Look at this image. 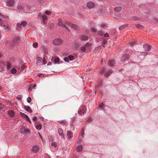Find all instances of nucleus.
<instances>
[{
	"instance_id": "1",
	"label": "nucleus",
	"mask_w": 158,
	"mask_h": 158,
	"mask_svg": "<svg viewBox=\"0 0 158 158\" xmlns=\"http://www.w3.org/2000/svg\"><path fill=\"white\" fill-rule=\"evenodd\" d=\"M20 38L19 36L14 37L9 44V46L10 48H15L20 43Z\"/></svg>"
},
{
	"instance_id": "2",
	"label": "nucleus",
	"mask_w": 158,
	"mask_h": 158,
	"mask_svg": "<svg viewBox=\"0 0 158 158\" xmlns=\"http://www.w3.org/2000/svg\"><path fill=\"white\" fill-rule=\"evenodd\" d=\"M86 112V107L84 106H80L78 110V113L81 115L85 114Z\"/></svg>"
},
{
	"instance_id": "3",
	"label": "nucleus",
	"mask_w": 158,
	"mask_h": 158,
	"mask_svg": "<svg viewBox=\"0 0 158 158\" xmlns=\"http://www.w3.org/2000/svg\"><path fill=\"white\" fill-rule=\"evenodd\" d=\"M51 60L54 62L55 64H62L63 62V61H60V59L56 56L52 57L51 58Z\"/></svg>"
},
{
	"instance_id": "4",
	"label": "nucleus",
	"mask_w": 158,
	"mask_h": 158,
	"mask_svg": "<svg viewBox=\"0 0 158 158\" xmlns=\"http://www.w3.org/2000/svg\"><path fill=\"white\" fill-rule=\"evenodd\" d=\"M63 41L60 38L55 39L53 41V44L56 45H58L63 43Z\"/></svg>"
},
{
	"instance_id": "5",
	"label": "nucleus",
	"mask_w": 158,
	"mask_h": 158,
	"mask_svg": "<svg viewBox=\"0 0 158 158\" xmlns=\"http://www.w3.org/2000/svg\"><path fill=\"white\" fill-rule=\"evenodd\" d=\"M75 59L74 56L72 55H69L67 57H65L64 59V61L69 62V61H72Z\"/></svg>"
},
{
	"instance_id": "6",
	"label": "nucleus",
	"mask_w": 158,
	"mask_h": 158,
	"mask_svg": "<svg viewBox=\"0 0 158 158\" xmlns=\"http://www.w3.org/2000/svg\"><path fill=\"white\" fill-rule=\"evenodd\" d=\"M27 24V22L26 21H23L21 22V23H18L17 24V26L18 27L21 28L23 26L24 27H25Z\"/></svg>"
},
{
	"instance_id": "7",
	"label": "nucleus",
	"mask_w": 158,
	"mask_h": 158,
	"mask_svg": "<svg viewBox=\"0 0 158 158\" xmlns=\"http://www.w3.org/2000/svg\"><path fill=\"white\" fill-rule=\"evenodd\" d=\"M15 3L14 0H7L6 4L7 6L12 7L14 6Z\"/></svg>"
},
{
	"instance_id": "8",
	"label": "nucleus",
	"mask_w": 158,
	"mask_h": 158,
	"mask_svg": "<svg viewBox=\"0 0 158 158\" xmlns=\"http://www.w3.org/2000/svg\"><path fill=\"white\" fill-rule=\"evenodd\" d=\"M107 64L110 66L113 67L115 66L116 62L114 59L110 60H109Z\"/></svg>"
},
{
	"instance_id": "9",
	"label": "nucleus",
	"mask_w": 158,
	"mask_h": 158,
	"mask_svg": "<svg viewBox=\"0 0 158 158\" xmlns=\"http://www.w3.org/2000/svg\"><path fill=\"white\" fill-rule=\"evenodd\" d=\"M7 114L10 117L12 118L15 116V113L13 110H8V111Z\"/></svg>"
},
{
	"instance_id": "10",
	"label": "nucleus",
	"mask_w": 158,
	"mask_h": 158,
	"mask_svg": "<svg viewBox=\"0 0 158 158\" xmlns=\"http://www.w3.org/2000/svg\"><path fill=\"white\" fill-rule=\"evenodd\" d=\"M39 146L36 145L33 147L32 151L34 153H37L39 151Z\"/></svg>"
},
{
	"instance_id": "11",
	"label": "nucleus",
	"mask_w": 158,
	"mask_h": 158,
	"mask_svg": "<svg viewBox=\"0 0 158 158\" xmlns=\"http://www.w3.org/2000/svg\"><path fill=\"white\" fill-rule=\"evenodd\" d=\"M24 108L26 111L30 113L32 112V110L29 106H24Z\"/></svg>"
},
{
	"instance_id": "12",
	"label": "nucleus",
	"mask_w": 158,
	"mask_h": 158,
	"mask_svg": "<svg viewBox=\"0 0 158 158\" xmlns=\"http://www.w3.org/2000/svg\"><path fill=\"white\" fill-rule=\"evenodd\" d=\"M137 40L134 39L132 40L130 42V46H132L133 45L137 44H138L137 43Z\"/></svg>"
},
{
	"instance_id": "13",
	"label": "nucleus",
	"mask_w": 158,
	"mask_h": 158,
	"mask_svg": "<svg viewBox=\"0 0 158 158\" xmlns=\"http://www.w3.org/2000/svg\"><path fill=\"white\" fill-rule=\"evenodd\" d=\"M71 27L77 31H79L80 30V27L78 26L75 24H72Z\"/></svg>"
},
{
	"instance_id": "14",
	"label": "nucleus",
	"mask_w": 158,
	"mask_h": 158,
	"mask_svg": "<svg viewBox=\"0 0 158 158\" xmlns=\"http://www.w3.org/2000/svg\"><path fill=\"white\" fill-rule=\"evenodd\" d=\"M143 48L144 49H151L152 48L151 45L148 44H144Z\"/></svg>"
},
{
	"instance_id": "15",
	"label": "nucleus",
	"mask_w": 158,
	"mask_h": 158,
	"mask_svg": "<svg viewBox=\"0 0 158 158\" xmlns=\"http://www.w3.org/2000/svg\"><path fill=\"white\" fill-rule=\"evenodd\" d=\"M94 6V3L92 2H89L87 3V6L89 8H92Z\"/></svg>"
},
{
	"instance_id": "16",
	"label": "nucleus",
	"mask_w": 158,
	"mask_h": 158,
	"mask_svg": "<svg viewBox=\"0 0 158 158\" xmlns=\"http://www.w3.org/2000/svg\"><path fill=\"white\" fill-rule=\"evenodd\" d=\"M92 45V44L91 43H87L84 46H82L81 47V49H85L86 48L91 46Z\"/></svg>"
},
{
	"instance_id": "17",
	"label": "nucleus",
	"mask_w": 158,
	"mask_h": 158,
	"mask_svg": "<svg viewBox=\"0 0 158 158\" xmlns=\"http://www.w3.org/2000/svg\"><path fill=\"white\" fill-rule=\"evenodd\" d=\"M113 71L112 70H110L107 72H106L104 75L106 77H108L113 73Z\"/></svg>"
},
{
	"instance_id": "18",
	"label": "nucleus",
	"mask_w": 158,
	"mask_h": 158,
	"mask_svg": "<svg viewBox=\"0 0 158 158\" xmlns=\"http://www.w3.org/2000/svg\"><path fill=\"white\" fill-rule=\"evenodd\" d=\"M129 54H125L123 55L121 57L122 60H125L127 59H128L129 57Z\"/></svg>"
},
{
	"instance_id": "19",
	"label": "nucleus",
	"mask_w": 158,
	"mask_h": 158,
	"mask_svg": "<svg viewBox=\"0 0 158 158\" xmlns=\"http://www.w3.org/2000/svg\"><path fill=\"white\" fill-rule=\"evenodd\" d=\"M67 138L69 139H72L73 138V134L72 132L70 131H68L67 132Z\"/></svg>"
},
{
	"instance_id": "20",
	"label": "nucleus",
	"mask_w": 158,
	"mask_h": 158,
	"mask_svg": "<svg viewBox=\"0 0 158 158\" xmlns=\"http://www.w3.org/2000/svg\"><path fill=\"white\" fill-rule=\"evenodd\" d=\"M88 38L86 35H83L81 36V40L82 41H86V40H88Z\"/></svg>"
},
{
	"instance_id": "21",
	"label": "nucleus",
	"mask_w": 158,
	"mask_h": 158,
	"mask_svg": "<svg viewBox=\"0 0 158 158\" xmlns=\"http://www.w3.org/2000/svg\"><path fill=\"white\" fill-rule=\"evenodd\" d=\"M107 40H106V39L103 40L102 42L103 45L99 46L98 47L101 49L104 48L105 47V46H104V45L106 44L107 43Z\"/></svg>"
},
{
	"instance_id": "22",
	"label": "nucleus",
	"mask_w": 158,
	"mask_h": 158,
	"mask_svg": "<svg viewBox=\"0 0 158 158\" xmlns=\"http://www.w3.org/2000/svg\"><path fill=\"white\" fill-rule=\"evenodd\" d=\"M19 114L20 116L21 117H22L23 118L25 119H27V117H28L26 114L21 112H20Z\"/></svg>"
},
{
	"instance_id": "23",
	"label": "nucleus",
	"mask_w": 158,
	"mask_h": 158,
	"mask_svg": "<svg viewBox=\"0 0 158 158\" xmlns=\"http://www.w3.org/2000/svg\"><path fill=\"white\" fill-rule=\"evenodd\" d=\"M121 10L122 7L120 6L116 7L114 8V10L118 13Z\"/></svg>"
},
{
	"instance_id": "24",
	"label": "nucleus",
	"mask_w": 158,
	"mask_h": 158,
	"mask_svg": "<svg viewBox=\"0 0 158 158\" xmlns=\"http://www.w3.org/2000/svg\"><path fill=\"white\" fill-rule=\"evenodd\" d=\"M83 147L81 145H78L77 147V151L78 152H80L82 150Z\"/></svg>"
},
{
	"instance_id": "25",
	"label": "nucleus",
	"mask_w": 158,
	"mask_h": 158,
	"mask_svg": "<svg viewBox=\"0 0 158 158\" xmlns=\"http://www.w3.org/2000/svg\"><path fill=\"white\" fill-rule=\"evenodd\" d=\"M24 6L23 5H19L18 6V9L19 10V11H24Z\"/></svg>"
},
{
	"instance_id": "26",
	"label": "nucleus",
	"mask_w": 158,
	"mask_h": 158,
	"mask_svg": "<svg viewBox=\"0 0 158 158\" xmlns=\"http://www.w3.org/2000/svg\"><path fill=\"white\" fill-rule=\"evenodd\" d=\"M81 46L80 44L79 43H75L74 45V47L75 49H78L79 48H81Z\"/></svg>"
},
{
	"instance_id": "27",
	"label": "nucleus",
	"mask_w": 158,
	"mask_h": 158,
	"mask_svg": "<svg viewBox=\"0 0 158 158\" xmlns=\"http://www.w3.org/2000/svg\"><path fill=\"white\" fill-rule=\"evenodd\" d=\"M143 12L148 14H150L151 13V11L148 9H143Z\"/></svg>"
},
{
	"instance_id": "28",
	"label": "nucleus",
	"mask_w": 158,
	"mask_h": 158,
	"mask_svg": "<svg viewBox=\"0 0 158 158\" xmlns=\"http://www.w3.org/2000/svg\"><path fill=\"white\" fill-rule=\"evenodd\" d=\"M25 127L24 126H22L20 129V132L21 134L23 135L24 134V131Z\"/></svg>"
},
{
	"instance_id": "29",
	"label": "nucleus",
	"mask_w": 158,
	"mask_h": 158,
	"mask_svg": "<svg viewBox=\"0 0 158 158\" xmlns=\"http://www.w3.org/2000/svg\"><path fill=\"white\" fill-rule=\"evenodd\" d=\"M128 25L127 24H125L120 26L119 27V29L120 31L123 30V29L125 28Z\"/></svg>"
},
{
	"instance_id": "30",
	"label": "nucleus",
	"mask_w": 158,
	"mask_h": 158,
	"mask_svg": "<svg viewBox=\"0 0 158 158\" xmlns=\"http://www.w3.org/2000/svg\"><path fill=\"white\" fill-rule=\"evenodd\" d=\"M58 132L60 135H61L62 137H64L63 135V131L61 128H59L58 130Z\"/></svg>"
},
{
	"instance_id": "31",
	"label": "nucleus",
	"mask_w": 158,
	"mask_h": 158,
	"mask_svg": "<svg viewBox=\"0 0 158 158\" xmlns=\"http://www.w3.org/2000/svg\"><path fill=\"white\" fill-rule=\"evenodd\" d=\"M35 127V128L39 131H40L42 129V125L41 124L36 125Z\"/></svg>"
},
{
	"instance_id": "32",
	"label": "nucleus",
	"mask_w": 158,
	"mask_h": 158,
	"mask_svg": "<svg viewBox=\"0 0 158 158\" xmlns=\"http://www.w3.org/2000/svg\"><path fill=\"white\" fill-rule=\"evenodd\" d=\"M47 16L45 15H44L42 16V19L43 21L45 22L47 20Z\"/></svg>"
},
{
	"instance_id": "33",
	"label": "nucleus",
	"mask_w": 158,
	"mask_h": 158,
	"mask_svg": "<svg viewBox=\"0 0 158 158\" xmlns=\"http://www.w3.org/2000/svg\"><path fill=\"white\" fill-rule=\"evenodd\" d=\"M58 21H59L57 25H58L61 27L62 25L63 24L62 22V20L60 19H58Z\"/></svg>"
},
{
	"instance_id": "34",
	"label": "nucleus",
	"mask_w": 158,
	"mask_h": 158,
	"mask_svg": "<svg viewBox=\"0 0 158 158\" xmlns=\"http://www.w3.org/2000/svg\"><path fill=\"white\" fill-rule=\"evenodd\" d=\"M6 66L7 69L8 70L10 69L12 67L11 64L8 62H6Z\"/></svg>"
},
{
	"instance_id": "35",
	"label": "nucleus",
	"mask_w": 158,
	"mask_h": 158,
	"mask_svg": "<svg viewBox=\"0 0 158 158\" xmlns=\"http://www.w3.org/2000/svg\"><path fill=\"white\" fill-rule=\"evenodd\" d=\"M136 27L137 28L140 29H142L143 28V26L142 25L139 24H136Z\"/></svg>"
},
{
	"instance_id": "36",
	"label": "nucleus",
	"mask_w": 158,
	"mask_h": 158,
	"mask_svg": "<svg viewBox=\"0 0 158 158\" xmlns=\"http://www.w3.org/2000/svg\"><path fill=\"white\" fill-rule=\"evenodd\" d=\"M42 59L40 57H38L37 59V63L39 64L41 62Z\"/></svg>"
},
{
	"instance_id": "37",
	"label": "nucleus",
	"mask_w": 158,
	"mask_h": 158,
	"mask_svg": "<svg viewBox=\"0 0 158 158\" xmlns=\"http://www.w3.org/2000/svg\"><path fill=\"white\" fill-rule=\"evenodd\" d=\"M10 72L12 74H15L17 72V70L13 68L11 69Z\"/></svg>"
},
{
	"instance_id": "38",
	"label": "nucleus",
	"mask_w": 158,
	"mask_h": 158,
	"mask_svg": "<svg viewBox=\"0 0 158 158\" xmlns=\"http://www.w3.org/2000/svg\"><path fill=\"white\" fill-rule=\"evenodd\" d=\"M131 19L133 20H139V18L137 16H132L131 17Z\"/></svg>"
},
{
	"instance_id": "39",
	"label": "nucleus",
	"mask_w": 158,
	"mask_h": 158,
	"mask_svg": "<svg viewBox=\"0 0 158 158\" xmlns=\"http://www.w3.org/2000/svg\"><path fill=\"white\" fill-rule=\"evenodd\" d=\"M38 43L37 42L34 43L33 44V47L35 48H37V47L38 46Z\"/></svg>"
},
{
	"instance_id": "40",
	"label": "nucleus",
	"mask_w": 158,
	"mask_h": 158,
	"mask_svg": "<svg viewBox=\"0 0 158 158\" xmlns=\"http://www.w3.org/2000/svg\"><path fill=\"white\" fill-rule=\"evenodd\" d=\"M103 8L102 9V8H100L98 10V12L100 13H102L104 12V10H103Z\"/></svg>"
},
{
	"instance_id": "41",
	"label": "nucleus",
	"mask_w": 158,
	"mask_h": 158,
	"mask_svg": "<svg viewBox=\"0 0 158 158\" xmlns=\"http://www.w3.org/2000/svg\"><path fill=\"white\" fill-rule=\"evenodd\" d=\"M99 85H102V79H99L98 80Z\"/></svg>"
},
{
	"instance_id": "42",
	"label": "nucleus",
	"mask_w": 158,
	"mask_h": 158,
	"mask_svg": "<svg viewBox=\"0 0 158 158\" xmlns=\"http://www.w3.org/2000/svg\"><path fill=\"white\" fill-rule=\"evenodd\" d=\"M65 120H62L59 121V123L62 124H64V123H65Z\"/></svg>"
},
{
	"instance_id": "43",
	"label": "nucleus",
	"mask_w": 158,
	"mask_h": 158,
	"mask_svg": "<svg viewBox=\"0 0 158 158\" xmlns=\"http://www.w3.org/2000/svg\"><path fill=\"white\" fill-rule=\"evenodd\" d=\"M4 105L1 103L0 102V110H2L3 108H4Z\"/></svg>"
},
{
	"instance_id": "44",
	"label": "nucleus",
	"mask_w": 158,
	"mask_h": 158,
	"mask_svg": "<svg viewBox=\"0 0 158 158\" xmlns=\"http://www.w3.org/2000/svg\"><path fill=\"white\" fill-rule=\"evenodd\" d=\"M31 101V98L30 97H28L27 98V102L29 103Z\"/></svg>"
},
{
	"instance_id": "45",
	"label": "nucleus",
	"mask_w": 158,
	"mask_h": 158,
	"mask_svg": "<svg viewBox=\"0 0 158 158\" xmlns=\"http://www.w3.org/2000/svg\"><path fill=\"white\" fill-rule=\"evenodd\" d=\"M31 131L29 129H26V134H29L31 133Z\"/></svg>"
},
{
	"instance_id": "46",
	"label": "nucleus",
	"mask_w": 158,
	"mask_h": 158,
	"mask_svg": "<svg viewBox=\"0 0 158 158\" xmlns=\"http://www.w3.org/2000/svg\"><path fill=\"white\" fill-rule=\"evenodd\" d=\"M33 121L36 123L37 122V118L36 116H35L32 118Z\"/></svg>"
},
{
	"instance_id": "47",
	"label": "nucleus",
	"mask_w": 158,
	"mask_h": 158,
	"mask_svg": "<svg viewBox=\"0 0 158 158\" xmlns=\"http://www.w3.org/2000/svg\"><path fill=\"white\" fill-rule=\"evenodd\" d=\"M51 145L52 146H54L55 147H56L57 146L56 143L55 142H52Z\"/></svg>"
},
{
	"instance_id": "48",
	"label": "nucleus",
	"mask_w": 158,
	"mask_h": 158,
	"mask_svg": "<svg viewBox=\"0 0 158 158\" xmlns=\"http://www.w3.org/2000/svg\"><path fill=\"white\" fill-rule=\"evenodd\" d=\"M51 13V12L48 10L46 11L45 12V13L47 15H49Z\"/></svg>"
},
{
	"instance_id": "49",
	"label": "nucleus",
	"mask_w": 158,
	"mask_h": 158,
	"mask_svg": "<svg viewBox=\"0 0 158 158\" xmlns=\"http://www.w3.org/2000/svg\"><path fill=\"white\" fill-rule=\"evenodd\" d=\"M106 69L105 68H103L101 71V73H103L106 72Z\"/></svg>"
},
{
	"instance_id": "50",
	"label": "nucleus",
	"mask_w": 158,
	"mask_h": 158,
	"mask_svg": "<svg viewBox=\"0 0 158 158\" xmlns=\"http://www.w3.org/2000/svg\"><path fill=\"white\" fill-rule=\"evenodd\" d=\"M97 35H103V32L102 31H99L98 32Z\"/></svg>"
},
{
	"instance_id": "51",
	"label": "nucleus",
	"mask_w": 158,
	"mask_h": 158,
	"mask_svg": "<svg viewBox=\"0 0 158 158\" xmlns=\"http://www.w3.org/2000/svg\"><path fill=\"white\" fill-rule=\"evenodd\" d=\"M22 98V96L21 95H19L17 97V99L20 100Z\"/></svg>"
},
{
	"instance_id": "52",
	"label": "nucleus",
	"mask_w": 158,
	"mask_h": 158,
	"mask_svg": "<svg viewBox=\"0 0 158 158\" xmlns=\"http://www.w3.org/2000/svg\"><path fill=\"white\" fill-rule=\"evenodd\" d=\"M25 120L26 121H28V122H29L31 124V120H30V119H29L28 117H27V119H25Z\"/></svg>"
},
{
	"instance_id": "53",
	"label": "nucleus",
	"mask_w": 158,
	"mask_h": 158,
	"mask_svg": "<svg viewBox=\"0 0 158 158\" xmlns=\"http://www.w3.org/2000/svg\"><path fill=\"white\" fill-rule=\"evenodd\" d=\"M4 28V29L5 30H8V29H9V27L7 26H6V25H5L4 26V27H3Z\"/></svg>"
},
{
	"instance_id": "54",
	"label": "nucleus",
	"mask_w": 158,
	"mask_h": 158,
	"mask_svg": "<svg viewBox=\"0 0 158 158\" xmlns=\"http://www.w3.org/2000/svg\"><path fill=\"white\" fill-rule=\"evenodd\" d=\"M26 67V66H25L24 65H22L21 66V69L22 70H23L24 69L25 67Z\"/></svg>"
},
{
	"instance_id": "55",
	"label": "nucleus",
	"mask_w": 158,
	"mask_h": 158,
	"mask_svg": "<svg viewBox=\"0 0 158 158\" xmlns=\"http://www.w3.org/2000/svg\"><path fill=\"white\" fill-rule=\"evenodd\" d=\"M40 4H43L44 2V0H38Z\"/></svg>"
},
{
	"instance_id": "56",
	"label": "nucleus",
	"mask_w": 158,
	"mask_h": 158,
	"mask_svg": "<svg viewBox=\"0 0 158 158\" xmlns=\"http://www.w3.org/2000/svg\"><path fill=\"white\" fill-rule=\"evenodd\" d=\"M65 23L68 25H69L71 24V23L68 21H66L65 22Z\"/></svg>"
},
{
	"instance_id": "57",
	"label": "nucleus",
	"mask_w": 158,
	"mask_h": 158,
	"mask_svg": "<svg viewBox=\"0 0 158 158\" xmlns=\"http://www.w3.org/2000/svg\"><path fill=\"white\" fill-rule=\"evenodd\" d=\"M91 31L92 32H96L97 31L94 28H92Z\"/></svg>"
},
{
	"instance_id": "58",
	"label": "nucleus",
	"mask_w": 158,
	"mask_h": 158,
	"mask_svg": "<svg viewBox=\"0 0 158 158\" xmlns=\"http://www.w3.org/2000/svg\"><path fill=\"white\" fill-rule=\"evenodd\" d=\"M104 36L106 37H108L109 36V35L108 33H106L104 34Z\"/></svg>"
},
{
	"instance_id": "59",
	"label": "nucleus",
	"mask_w": 158,
	"mask_h": 158,
	"mask_svg": "<svg viewBox=\"0 0 158 158\" xmlns=\"http://www.w3.org/2000/svg\"><path fill=\"white\" fill-rule=\"evenodd\" d=\"M106 26V25L105 24H103L101 25V27L103 28L105 27Z\"/></svg>"
},
{
	"instance_id": "60",
	"label": "nucleus",
	"mask_w": 158,
	"mask_h": 158,
	"mask_svg": "<svg viewBox=\"0 0 158 158\" xmlns=\"http://www.w3.org/2000/svg\"><path fill=\"white\" fill-rule=\"evenodd\" d=\"M46 63H47L46 61L45 60V59L44 58L43 60V64H46Z\"/></svg>"
},
{
	"instance_id": "61",
	"label": "nucleus",
	"mask_w": 158,
	"mask_h": 158,
	"mask_svg": "<svg viewBox=\"0 0 158 158\" xmlns=\"http://www.w3.org/2000/svg\"><path fill=\"white\" fill-rule=\"evenodd\" d=\"M69 123L65 120V123H64V125H65L66 126H68Z\"/></svg>"
},
{
	"instance_id": "62",
	"label": "nucleus",
	"mask_w": 158,
	"mask_h": 158,
	"mask_svg": "<svg viewBox=\"0 0 158 158\" xmlns=\"http://www.w3.org/2000/svg\"><path fill=\"white\" fill-rule=\"evenodd\" d=\"M42 76H43V77L44 76V75H43L42 73H39L38 74V76L39 77H41Z\"/></svg>"
},
{
	"instance_id": "63",
	"label": "nucleus",
	"mask_w": 158,
	"mask_h": 158,
	"mask_svg": "<svg viewBox=\"0 0 158 158\" xmlns=\"http://www.w3.org/2000/svg\"><path fill=\"white\" fill-rule=\"evenodd\" d=\"M99 106L100 107L102 108L103 106H104V104L103 103H102L100 104Z\"/></svg>"
},
{
	"instance_id": "64",
	"label": "nucleus",
	"mask_w": 158,
	"mask_h": 158,
	"mask_svg": "<svg viewBox=\"0 0 158 158\" xmlns=\"http://www.w3.org/2000/svg\"><path fill=\"white\" fill-rule=\"evenodd\" d=\"M84 129H83L81 131V135H84Z\"/></svg>"
}]
</instances>
